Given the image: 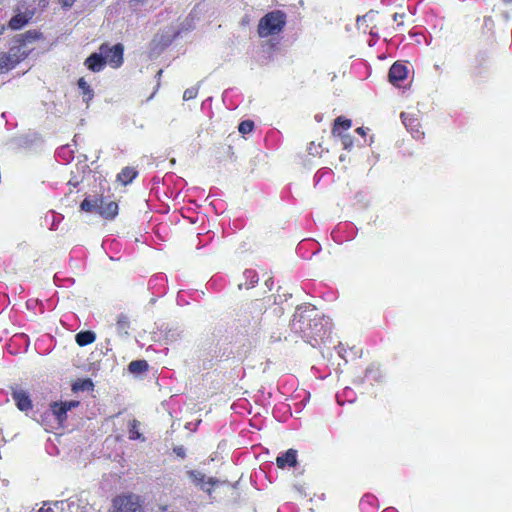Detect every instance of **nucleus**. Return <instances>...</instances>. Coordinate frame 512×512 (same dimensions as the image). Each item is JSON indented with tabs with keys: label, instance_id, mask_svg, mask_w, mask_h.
Listing matches in <instances>:
<instances>
[{
	"label": "nucleus",
	"instance_id": "nucleus-19",
	"mask_svg": "<svg viewBox=\"0 0 512 512\" xmlns=\"http://www.w3.org/2000/svg\"><path fill=\"white\" fill-rule=\"evenodd\" d=\"M244 276H245L246 280L249 281V283L248 282H245L244 284L241 283V284H239V288H242V286H244L246 289L252 288L259 281L258 274L253 269L245 270L244 271Z\"/></svg>",
	"mask_w": 512,
	"mask_h": 512
},
{
	"label": "nucleus",
	"instance_id": "nucleus-7",
	"mask_svg": "<svg viewBox=\"0 0 512 512\" xmlns=\"http://www.w3.org/2000/svg\"><path fill=\"white\" fill-rule=\"evenodd\" d=\"M34 14V10L26 9L24 12H21L20 9L17 8L16 14L8 22V27L11 30H20L30 22Z\"/></svg>",
	"mask_w": 512,
	"mask_h": 512
},
{
	"label": "nucleus",
	"instance_id": "nucleus-29",
	"mask_svg": "<svg viewBox=\"0 0 512 512\" xmlns=\"http://www.w3.org/2000/svg\"><path fill=\"white\" fill-rule=\"evenodd\" d=\"M76 0H59V4L63 8H70L73 6Z\"/></svg>",
	"mask_w": 512,
	"mask_h": 512
},
{
	"label": "nucleus",
	"instance_id": "nucleus-31",
	"mask_svg": "<svg viewBox=\"0 0 512 512\" xmlns=\"http://www.w3.org/2000/svg\"><path fill=\"white\" fill-rule=\"evenodd\" d=\"M356 133H358L361 136H365L366 135V129L364 127H358L356 129Z\"/></svg>",
	"mask_w": 512,
	"mask_h": 512
},
{
	"label": "nucleus",
	"instance_id": "nucleus-21",
	"mask_svg": "<svg viewBox=\"0 0 512 512\" xmlns=\"http://www.w3.org/2000/svg\"><path fill=\"white\" fill-rule=\"evenodd\" d=\"M365 377L371 378L372 380L379 381L381 378V373L379 370V367L372 364L369 367H367L365 371Z\"/></svg>",
	"mask_w": 512,
	"mask_h": 512
},
{
	"label": "nucleus",
	"instance_id": "nucleus-9",
	"mask_svg": "<svg viewBox=\"0 0 512 512\" xmlns=\"http://www.w3.org/2000/svg\"><path fill=\"white\" fill-rule=\"evenodd\" d=\"M408 75L406 65L395 62L389 69L388 78L393 85H399V82L405 80Z\"/></svg>",
	"mask_w": 512,
	"mask_h": 512
},
{
	"label": "nucleus",
	"instance_id": "nucleus-3",
	"mask_svg": "<svg viewBox=\"0 0 512 512\" xmlns=\"http://www.w3.org/2000/svg\"><path fill=\"white\" fill-rule=\"evenodd\" d=\"M287 22V16L282 10H273L260 18L257 25V34L266 38L281 33Z\"/></svg>",
	"mask_w": 512,
	"mask_h": 512
},
{
	"label": "nucleus",
	"instance_id": "nucleus-20",
	"mask_svg": "<svg viewBox=\"0 0 512 512\" xmlns=\"http://www.w3.org/2000/svg\"><path fill=\"white\" fill-rule=\"evenodd\" d=\"M148 368L149 365L146 360H134L128 365V370L132 373H143L146 372Z\"/></svg>",
	"mask_w": 512,
	"mask_h": 512
},
{
	"label": "nucleus",
	"instance_id": "nucleus-18",
	"mask_svg": "<svg viewBox=\"0 0 512 512\" xmlns=\"http://www.w3.org/2000/svg\"><path fill=\"white\" fill-rule=\"evenodd\" d=\"M94 383L90 378L78 379L72 384V391L77 393L80 391H92Z\"/></svg>",
	"mask_w": 512,
	"mask_h": 512
},
{
	"label": "nucleus",
	"instance_id": "nucleus-32",
	"mask_svg": "<svg viewBox=\"0 0 512 512\" xmlns=\"http://www.w3.org/2000/svg\"><path fill=\"white\" fill-rule=\"evenodd\" d=\"M38 512H54L52 508L48 507V508H45V507H41Z\"/></svg>",
	"mask_w": 512,
	"mask_h": 512
},
{
	"label": "nucleus",
	"instance_id": "nucleus-17",
	"mask_svg": "<svg viewBox=\"0 0 512 512\" xmlns=\"http://www.w3.org/2000/svg\"><path fill=\"white\" fill-rule=\"evenodd\" d=\"M51 411L56 419L62 423L67 419V408L63 402H53L51 405Z\"/></svg>",
	"mask_w": 512,
	"mask_h": 512
},
{
	"label": "nucleus",
	"instance_id": "nucleus-28",
	"mask_svg": "<svg viewBox=\"0 0 512 512\" xmlns=\"http://www.w3.org/2000/svg\"><path fill=\"white\" fill-rule=\"evenodd\" d=\"M404 17H405V14L395 13L393 15V20L397 23V26H402L404 24V22H403Z\"/></svg>",
	"mask_w": 512,
	"mask_h": 512
},
{
	"label": "nucleus",
	"instance_id": "nucleus-8",
	"mask_svg": "<svg viewBox=\"0 0 512 512\" xmlns=\"http://www.w3.org/2000/svg\"><path fill=\"white\" fill-rule=\"evenodd\" d=\"M401 119L407 130L415 139H420L424 136V132L421 131V125L419 119L414 115L402 112Z\"/></svg>",
	"mask_w": 512,
	"mask_h": 512
},
{
	"label": "nucleus",
	"instance_id": "nucleus-15",
	"mask_svg": "<svg viewBox=\"0 0 512 512\" xmlns=\"http://www.w3.org/2000/svg\"><path fill=\"white\" fill-rule=\"evenodd\" d=\"M352 121L350 119L345 118L344 116H339L334 120V124L332 127V135H341L343 131H347L351 128Z\"/></svg>",
	"mask_w": 512,
	"mask_h": 512
},
{
	"label": "nucleus",
	"instance_id": "nucleus-33",
	"mask_svg": "<svg viewBox=\"0 0 512 512\" xmlns=\"http://www.w3.org/2000/svg\"><path fill=\"white\" fill-rule=\"evenodd\" d=\"M5 31V26L0 25V35H2Z\"/></svg>",
	"mask_w": 512,
	"mask_h": 512
},
{
	"label": "nucleus",
	"instance_id": "nucleus-24",
	"mask_svg": "<svg viewBox=\"0 0 512 512\" xmlns=\"http://www.w3.org/2000/svg\"><path fill=\"white\" fill-rule=\"evenodd\" d=\"M198 95V88L197 87H190L187 88L183 93V99L185 101L192 100L196 98Z\"/></svg>",
	"mask_w": 512,
	"mask_h": 512
},
{
	"label": "nucleus",
	"instance_id": "nucleus-6",
	"mask_svg": "<svg viewBox=\"0 0 512 512\" xmlns=\"http://www.w3.org/2000/svg\"><path fill=\"white\" fill-rule=\"evenodd\" d=\"M10 391L12 399L15 402V405L20 411L27 412L33 408V403L29 393L20 388L19 385H11Z\"/></svg>",
	"mask_w": 512,
	"mask_h": 512
},
{
	"label": "nucleus",
	"instance_id": "nucleus-2",
	"mask_svg": "<svg viewBox=\"0 0 512 512\" xmlns=\"http://www.w3.org/2000/svg\"><path fill=\"white\" fill-rule=\"evenodd\" d=\"M80 210L86 213H97L105 220H114L119 214V205L115 200H109L103 193L87 196L80 203Z\"/></svg>",
	"mask_w": 512,
	"mask_h": 512
},
{
	"label": "nucleus",
	"instance_id": "nucleus-11",
	"mask_svg": "<svg viewBox=\"0 0 512 512\" xmlns=\"http://www.w3.org/2000/svg\"><path fill=\"white\" fill-rule=\"evenodd\" d=\"M84 65L92 72H100L105 67V59L103 58V54L99 51V53H92L88 56Z\"/></svg>",
	"mask_w": 512,
	"mask_h": 512
},
{
	"label": "nucleus",
	"instance_id": "nucleus-14",
	"mask_svg": "<svg viewBox=\"0 0 512 512\" xmlns=\"http://www.w3.org/2000/svg\"><path fill=\"white\" fill-rule=\"evenodd\" d=\"M77 86L81 90L82 100L85 104L89 103L94 98V91L84 77H80L77 81Z\"/></svg>",
	"mask_w": 512,
	"mask_h": 512
},
{
	"label": "nucleus",
	"instance_id": "nucleus-16",
	"mask_svg": "<svg viewBox=\"0 0 512 512\" xmlns=\"http://www.w3.org/2000/svg\"><path fill=\"white\" fill-rule=\"evenodd\" d=\"M75 340L80 347H84L92 344L96 340V334L90 330L80 331L76 334Z\"/></svg>",
	"mask_w": 512,
	"mask_h": 512
},
{
	"label": "nucleus",
	"instance_id": "nucleus-22",
	"mask_svg": "<svg viewBox=\"0 0 512 512\" xmlns=\"http://www.w3.org/2000/svg\"><path fill=\"white\" fill-rule=\"evenodd\" d=\"M253 129H254V122L251 120H244V121L240 122V124L238 126V131L243 135L251 133L253 131Z\"/></svg>",
	"mask_w": 512,
	"mask_h": 512
},
{
	"label": "nucleus",
	"instance_id": "nucleus-30",
	"mask_svg": "<svg viewBox=\"0 0 512 512\" xmlns=\"http://www.w3.org/2000/svg\"><path fill=\"white\" fill-rule=\"evenodd\" d=\"M63 403L66 406L67 411H69L72 408L77 407L79 405L78 401H68V402H63Z\"/></svg>",
	"mask_w": 512,
	"mask_h": 512
},
{
	"label": "nucleus",
	"instance_id": "nucleus-34",
	"mask_svg": "<svg viewBox=\"0 0 512 512\" xmlns=\"http://www.w3.org/2000/svg\"><path fill=\"white\" fill-rule=\"evenodd\" d=\"M505 4L512 3V0H502Z\"/></svg>",
	"mask_w": 512,
	"mask_h": 512
},
{
	"label": "nucleus",
	"instance_id": "nucleus-12",
	"mask_svg": "<svg viewBox=\"0 0 512 512\" xmlns=\"http://www.w3.org/2000/svg\"><path fill=\"white\" fill-rule=\"evenodd\" d=\"M187 475L196 486H200L202 489H205V483L209 484L210 486L217 484V480L214 478H209L207 481H205V475L197 470H189L187 471Z\"/></svg>",
	"mask_w": 512,
	"mask_h": 512
},
{
	"label": "nucleus",
	"instance_id": "nucleus-25",
	"mask_svg": "<svg viewBox=\"0 0 512 512\" xmlns=\"http://www.w3.org/2000/svg\"><path fill=\"white\" fill-rule=\"evenodd\" d=\"M341 138L344 149H351L353 146V138L349 134L341 133V135H337Z\"/></svg>",
	"mask_w": 512,
	"mask_h": 512
},
{
	"label": "nucleus",
	"instance_id": "nucleus-4",
	"mask_svg": "<svg viewBox=\"0 0 512 512\" xmlns=\"http://www.w3.org/2000/svg\"><path fill=\"white\" fill-rule=\"evenodd\" d=\"M99 51L103 54L105 59V65L109 64L112 68H120L124 63V46L121 43H117L110 46L109 43H102L99 47Z\"/></svg>",
	"mask_w": 512,
	"mask_h": 512
},
{
	"label": "nucleus",
	"instance_id": "nucleus-10",
	"mask_svg": "<svg viewBox=\"0 0 512 512\" xmlns=\"http://www.w3.org/2000/svg\"><path fill=\"white\" fill-rule=\"evenodd\" d=\"M297 450L290 448L285 453L277 456L276 465L280 469L292 468L297 465Z\"/></svg>",
	"mask_w": 512,
	"mask_h": 512
},
{
	"label": "nucleus",
	"instance_id": "nucleus-27",
	"mask_svg": "<svg viewBox=\"0 0 512 512\" xmlns=\"http://www.w3.org/2000/svg\"><path fill=\"white\" fill-rule=\"evenodd\" d=\"M173 452L180 458L184 459L186 457V451L183 446H175L173 448Z\"/></svg>",
	"mask_w": 512,
	"mask_h": 512
},
{
	"label": "nucleus",
	"instance_id": "nucleus-1",
	"mask_svg": "<svg viewBox=\"0 0 512 512\" xmlns=\"http://www.w3.org/2000/svg\"><path fill=\"white\" fill-rule=\"evenodd\" d=\"M42 37V34L36 30H29L14 38V45L8 52L0 51V74H5L14 69L19 63L24 61L31 50L26 48L27 42H33Z\"/></svg>",
	"mask_w": 512,
	"mask_h": 512
},
{
	"label": "nucleus",
	"instance_id": "nucleus-23",
	"mask_svg": "<svg viewBox=\"0 0 512 512\" xmlns=\"http://www.w3.org/2000/svg\"><path fill=\"white\" fill-rule=\"evenodd\" d=\"M140 437L141 433L138 431V421L134 419L130 422L129 438L131 440H136Z\"/></svg>",
	"mask_w": 512,
	"mask_h": 512
},
{
	"label": "nucleus",
	"instance_id": "nucleus-5",
	"mask_svg": "<svg viewBox=\"0 0 512 512\" xmlns=\"http://www.w3.org/2000/svg\"><path fill=\"white\" fill-rule=\"evenodd\" d=\"M114 512H143L140 497L133 493L121 494L112 500Z\"/></svg>",
	"mask_w": 512,
	"mask_h": 512
},
{
	"label": "nucleus",
	"instance_id": "nucleus-26",
	"mask_svg": "<svg viewBox=\"0 0 512 512\" xmlns=\"http://www.w3.org/2000/svg\"><path fill=\"white\" fill-rule=\"evenodd\" d=\"M129 327V320L127 316L120 315L117 320V329L119 331L126 330Z\"/></svg>",
	"mask_w": 512,
	"mask_h": 512
},
{
	"label": "nucleus",
	"instance_id": "nucleus-13",
	"mask_svg": "<svg viewBox=\"0 0 512 512\" xmlns=\"http://www.w3.org/2000/svg\"><path fill=\"white\" fill-rule=\"evenodd\" d=\"M138 171L134 167H124L120 173L117 174V181L122 185L126 186L133 182V180L137 177Z\"/></svg>",
	"mask_w": 512,
	"mask_h": 512
}]
</instances>
